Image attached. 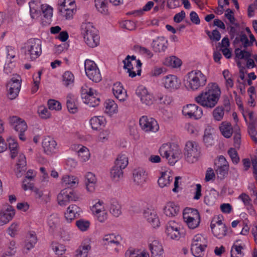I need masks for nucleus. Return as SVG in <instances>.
<instances>
[{
	"label": "nucleus",
	"mask_w": 257,
	"mask_h": 257,
	"mask_svg": "<svg viewBox=\"0 0 257 257\" xmlns=\"http://www.w3.org/2000/svg\"><path fill=\"white\" fill-rule=\"evenodd\" d=\"M184 154L186 160L189 163H193L200 156V148L196 142L189 141L186 143Z\"/></svg>",
	"instance_id": "nucleus-6"
},
{
	"label": "nucleus",
	"mask_w": 257,
	"mask_h": 257,
	"mask_svg": "<svg viewBox=\"0 0 257 257\" xmlns=\"http://www.w3.org/2000/svg\"><path fill=\"white\" fill-rule=\"evenodd\" d=\"M217 194V191L214 189H211L208 193L205 195L204 198V203L208 206L214 205L216 201Z\"/></svg>",
	"instance_id": "nucleus-39"
},
{
	"label": "nucleus",
	"mask_w": 257,
	"mask_h": 257,
	"mask_svg": "<svg viewBox=\"0 0 257 257\" xmlns=\"http://www.w3.org/2000/svg\"><path fill=\"white\" fill-rule=\"evenodd\" d=\"M203 141L206 147L213 146L215 144L213 130L210 128L205 129L203 137Z\"/></svg>",
	"instance_id": "nucleus-34"
},
{
	"label": "nucleus",
	"mask_w": 257,
	"mask_h": 257,
	"mask_svg": "<svg viewBox=\"0 0 257 257\" xmlns=\"http://www.w3.org/2000/svg\"><path fill=\"white\" fill-rule=\"evenodd\" d=\"M210 227L213 235L218 238H221L226 234L227 228L225 224L216 225L212 221Z\"/></svg>",
	"instance_id": "nucleus-27"
},
{
	"label": "nucleus",
	"mask_w": 257,
	"mask_h": 257,
	"mask_svg": "<svg viewBox=\"0 0 257 257\" xmlns=\"http://www.w3.org/2000/svg\"><path fill=\"white\" fill-rule=\"evenodd\" d=\"M78 155L82 162H86L88 160L90 157L89 150L84 146H82L78 151Z\"/></svg>",
	"instance_id": "nucleus-57"
},
{
	"label": "nucleus",
	"mask_w": 257,
	"mask_h": 257,
	"mask_svg": "<svg viewBox=\"0 0 257 257\" xmlns=\"http://www.w3.org/2000/svg\"><path fill=\"white\" fill-rule=\"evenodd\" d=\"M207 246L191 245V251L192 254L195 257H202L204 254L205 248Z\"/></svg>",
	"instance_id": "nucleus-59"
},
{
	"label": "nucleus",
	"mask_w": 257,
	"mask_h": 257,
	"mask_svg": "<svg viewBox=\"0 0 257 257\" xmlns=\"http://www.w3.org/2000/svg\"><path fill=\"white\" fill-rule=\"evenodd\" d=\"M122 169L114 165L110 170V176L115 182L119 181L123 178Z\"/></svg>",
	"instance_id": "nucleus-47"
},
{
	"label": "nucleus",
	"mask_w": 257,
	"mask_h": 257,
	"mask_svg": "<svg viewBox=\"0 0 257 257\" xmlns=\"http://www.w3.org/2000/svg\"><path fill=\"white\" fill-rule=\"evenodd\" d=\"M112 92L115 97L120 101H124L127 97L126 91L119 82L113 84Z\"/></svg>",
	"instance_id": "nucleus-25"
},
{
	"label": "nucleus",
	"mask_w": 257,
	"mask_h": 257,
	"mask_svg": "<svg viewBox=\"0 0 257 257\" xmlns=\"http://www.w3.org/2000/svg\"><path fill=\"white\" fill-rule=\"evenodd\" d=\"M164 213L167 216L172 217L176 215L179 211V207L174 202H168L164 208Z\"/></svg>",
	"instance_id": "nucleus-36"
},
{
	"label": "nucleus",
	"mask_w": 257,
	"mask_h": 257,
	"mask_svg": "<svg viewBox=\"0 0 257 257\" xmlns=\"http://www.w3.org/2000/svg\"><path fill=\"white\" fill-rule=\"evenodd\" d=\"M66 105L68 111L71 113H75L78 111L77 106L75 102L74 95L68 94L67 96Z\"/></svg>",
	"instance_id": "nucleus-42"
},
{
	"label": "nucleus",
	"mask_w": 257,
	"mask_h": 257,
	"mask_svg": "<svg viewBox=\"0 0 257 257\" xmlns=\"http://www.w3.org/2000/svg\"><path fill=\"white\" fill-rule=\"evenodd\" d=\"M102 201H98L91 208L93 214L100 222H103L107 218V213L102 206Z\"/></svg>",
	"instance_id": "nucleus-17"
},
{
	"label": "nucleus",
	"mask_w": 257,
	"mask_h": 257,
	"mask_svg": "<svg viewBox=\"0 0 257 257\" xmlns=\"http://www.w3.org/2000/svg\"><path fill=\"white\" fill-rule=\"evenodd\" d=\"M81 209L76 205H70L65 212V217L67 222L70 223L75 218L78 217Z\"/></svg>",
	"instance_id": "nucleus-21"
},
{
	"label": "nucleus",
	"mask_w": 257,
	"mask_h": 257,
	"mask_svg": "<svg viewBox=\"0 0 257 257\" xmlns=\"http://www.w3.org/2000/svg\"><path fill=\"white\" fill-rule=\"evenodd\" d=\"M62 180L63 184L67 187H75L78 183V179L73 176L64 175Z\"/></svg>",
	"instance_id": "nucleus-45"
},
{
	"label": "nucleus",
	"mask_w": 257,
	"mask_h": 257,
	"mask_svg": "<svg viewBox=\"0 0 257 257\" xmlns=\"http://www.w3.org/2000/svg\"><path fill=\"white\" fill-rule=\"evenodd\" d=\"M219 130L222 135L226 138H229L233 133V128L229 122H222L219 126Z\"/></svg>",
	"instance_id": "nucleus-38"
},
{
	"label": "nucleus",
	"mask_w": 257,
	"mask_h": 257,
	"mask_svg": "<svg viewBox=\"0 0 257 257\" xmlns=\"http://www.w3.org/2000/svg\"><path fill=\"white\" fill-rule=\"evenodd\" d=\"M229 34L231 39H234V45L238 44L241 42V31L238 25L235 24V27H230Z\"/></svg>",
	"instance_id": "nucleus-33"
},
{
	"label": "nucleus",
	"mask_w": 257,
	"mask_h": 257,
	"mask_svg": "<svg viewBox=\"0 0 257 257\" xmlns=\"http://www.w3.org/2000/svg\"><path fill=\"white\" fill-rule=\"evenodd\" d=\"M26 170V159L25 156L23 154H20L19 156L18 162L17 163V168L16 175L18 177H21L22 175Z\"/></svg>",
	"instance_id": "nucleus-32"
},
{
	"label": "nucleus",
	"mask_w": 257,
	"mask_h": 257,
	"mask_svg": "<svg viewBox=\"0 0 257 257\" xmlns=\"http://www.w3.org/2000/svg\"><path fill=\"white\" fill-rule=\"evenodd\" d=\"M121 237L119 235H115L114 233L105 235L102 239L104 245L113 244L116 246L120 244Z\"/></svg>",
	"instance_id": "nucleus-30"
},
{
	"label": "nucleus",
	"mask_w": 257,
	"mask_h": 257,
	"mask_svg": "<svg viewBox=\"0 0 257 257\" xmlns=\"http://www.w3.org/2000/svg\"><path fill=\"white\" fill-rule=\"evenodd\" d=\"M42 14L43 15L44 18L47 20L46 22H49L51 21V19L52 17L53 9L50 6L47 5H43L42 8L41 14Z\"/></svg>",
	"instance_id": "nucleus-54"
},
{
	"label": "nucleus",
	"mask_w": 257,
	"mask_h": 257,
	"mask_svg": "<svg viewBox=\"0 0 257 257\" xmlns=\"http://www.w3.org/2000/svg\"><path fill=\"white\" fill-rule=\"evenodd\" d=\"M15 214V210L12 206L8 205L0 211V225L8 223Z\"/></svg>",
	"instance_id": "nucleus-14"
},
{
	"label": "nucleus",
	"mask_w": 257,
	"mask_h": 257,
	"mask_svg": "<svg viewBox=\"0 0 257 257\" xmlns=\"http://www.w3.org/2000/svg\"><path fill=\"white\" fill-rule=\"evenodd\" d=\"M185 85L188 89L196 90L206 84V76L198 70H192L186 75Z\"/></svg>",
	"instance_id": "nucleus-3"
},
{
	"label": "nucleus",
	"mask_w": 257,
	"mask_h": 257,
	"mask_svg": "<svg viewBox=\"0 0 257 257\" xmlns=\"http://www.w3.org/2000/svg\"><path fill=\"white\" fill-rule=\"evenodd\" d=\"M253 115L252 112L249 113V118L251 122L249 123L248 125V133L252 140L257 145V132L255 131V126L252 121Z\"/></svg>",
	"instance_id": "nucleus-48"
},
{
	"label": "nucleus",
	"mask_w": 257,
	"mask_h": 257,
	"mask_svg": "<svg viewBox=\"0 0 257 257\" xmlns=\"http://www.w3.org/2000/svg\"><path fill=\"white\" fill-rule=\"evenodd\" d=\"M42 146L45 153L47 155H51L55 152L57 143L53 139L48 137L43 140Z\"/></svg>",
	"instance_id": "nucleus-26"
},
{
	"label": "nucleus",
	"mask_w": 257,
	"mask_h": 257,
	"mask_svg": "<svg viewBox=\"0 0 257 257\" xmlns=\"http://www.w3.org/2000/svg\"><path fill=\"white\" fill-rule=\"evenodd\" d=\"M163 83L165 88L174 91L179 88L181 82L175 75H169L164 77Z\"/></svg>",
	"instance_id": "nucleus-15"
},
{
	"label": "nucleus",
	"mask_w": 257,
	"mask_h": 257,
	"mask_svg": "<svg viewBox=\"0 0 257 257\" xmlns=\"http://www.w3.org/2000/svg\"><path fill=\"white\" fill-rule=\"evenodd\" d=\"M83 102L90 107H95L99 104L100 99L96 92H92L89 96L83 99Z\"/></svg>",
	"instance_id": "nucleus-41"
},
{
	"label": "nucleus",
	"mask_w": 257,
	"mask_h": 257,
	"mask_svg": "<svg viewBox=\"0 0 257 257\" xmlns=\"http://www.w3.org/2000/svg\"><path fill=\"white\" fill-rule=\"evenodd\" d=\"M74 77L73 74L70 71H66L63 75V84L68 86L74 82Z\"/></svg>",
	"instance_id": "nucleus-58"
},
{
	"label": "nucleus",
	"mask_w": 257,
	"mask_h": 257,
	"mask_svg": "<svg viewBox=\"0 0 257 257\" xmlns=\"http://www.w3.org/2000/svg\"><path fill=\"white\" fill-rule=\"evenodd\" d=\"M182 113L184 115L189 118H194L197 119L201 118L202 116L203 111L201 108L197 105L189 104L183 107Z\"/></svg>",
	"instance_id": "nucleus-11"
},
{
	"label": "nucleus",
	"mask_w": 257,
	"mask_h": 257,
	"mask_svg": "<svg viewBox=\"0 0 257 257\" xmlns=\"http://www.w3.org/2000/svg\"><path fill=\"white\" fill-rule=\"evenodd\" d=\"M96 182V178L95 175L91 173L88 172L85 175V185L88 191L92 192L94 190Z\"/></svg>",
	"instance_id": "nucleus-31"
},
{
	"label": "nucleus",
	"mask_w": 257,
	"mask_h": 257,
	"mask_svg": "<svg viewBox=\"0 0 257 257\" xmlns=\"http://www.w3.org/2000/svg\"><path fill=\"white\" fill-rule=\"evenodd\" d=\"M143 216L154 228L159 226V219L155 210L150 208L145 209L143 211Z\"/></svg>",
	"instance_id": "nucleus-16"
},
{
	"label": "nucleus",
	"mask_w": 257,
	"mask_h": 257,
	"mask_svg": "<svg viewBox=\"0 0 257 257\" xmlns=\"http://www.w3.org/2000/svg\"><path fill=\"white\" fill-rule=\"evenodd\" d=\"M230 110V105L229 100L225 101L224 106H218L213 111L212 114L215 120H221L224 116V112H229Z\"/></svg>",
	"instance_id": "nucleus-20"
},
{
	"label": "nucleus",
	"mask_w": 257,
	"mask_h": 257,
	"mask_svg": "<svg viewBox=\"0 0 257 257\" xmlns=\"http://www.w3.org/2000/svg\"><path fill=\"white\" fill-rule=\"evenodd\" d=\"M84 68L86 75L90 80L95 83L101 80L100 70L94 61L86 59L84 62Z\"/></svg>",
	"instance_id": "nucleus-8"
},
{
	"label": "nucleus",
	"mask_w": 257,
	"mask_h": 257,
	"mask_svg": "<svg viewBox=\"0 0 257 257\" xmlns=\"http://www.w3.org/2000/svg\"><path fill=\"white\" fill-rule=\"evenodd\" d=\"M216 167V172L217 177L221 180L224 179L228 173L229 167Z\"/></svg>",
	"instance_id": "nucleus-63"
},
{
	"label": "nucleus",
	"mask_w": 257,
	"mask_h": 257,
	"mask_svg": "<svg viewBox=\"0 0 257 257\" xmlns=\"http://www.w3.org/2000/svg\"><path fill=\"white\" fill-rule=\"evenodd\" d=\"M160 155L166 158L170 165H174L181 157V150L178 145L174 143L163 144L159 149Z\"/></svg>",
	"instance_id": "nucleus-2"
},
{
	"label": "nucleus",
	"mask_w": 257,
	"mask_h": 257,
	"mask_svg": "<svg viewBox=\"0 0 257 257\" xmlns=\"http://www.w3.org/2000/svg\"><path fill=\"white\" fill-rule=\"evenodd\" d=\"M7 88L16 90V92L20 91L21 87V80L19 75L12 77L7 84Z\"/></svg>",
	"instance_id": "nucleus-40"
},
{
	"label": "nucleus",
	"mask_w": 257,
	"mask_h": 257,
	"mask_svg": "<svg viewBox=\"0 0 257 257\" xmlns=\"http://www.w3.org/2000/svg\"><path fill=\"white\" fill-rule=\"evenodd\" d=\"M76 225L81 231H85L89 227L90 222L88 220L81 219L76 221Z\"/></svg>",
	"instance_id": "nucleus-62"
},
{
	"label": "nucleus",
	"mask_w": 257,
	"mask_h": 257,
	"mask_svg": "<svg viewBox=\"0 0 257 257\" xmlns=\"http://www.w3.org/2000/svg\"><path fill=\"white\" fill-rule=\"evenodd\" d=\"M239 240H236L232 245L230 250V257H240L241 243Z\"/></svg>",
	"instance_id": "nucleus-53"
},
{
	"label": "nucleus",
	"mask_w": 257,
	"mask_h": 257,
	"mask_svg": "<svg viewBox=\"0 0 257 257\" xmlns=\"http://www.w3.org/2000/svg\"><path fill=\"white\" fill-rule=\"evenodd\" d=\"M128 158L125 154H120L115 160L114 165L124 169L128 165Z\"/></svg>",
	"instance_id": "nucleus-49"
},
{
	"label": "nucleus",
	"mask_w": 257,
	"mask_h": 257,
	"mask_svg": "<svg viewBox=\"0 0 257 257\" xmlns=\"http://www.w3.org/2000/svg\"><path fill=\"white\" fill-rule=\"evenodd\" d=\"M38 113L39 116L43 119L49 118L51 113L47 108L44 106H40L38 108Z\"/></svg>",
	"instance_id": "nucleus-64"
},
{
	"label": "nucleus",
	"mask_w": 257,
	"mask_h": 257,
	"mask_svg": "<svg viewBox=\"0 0 257 257\" xmlns=\"http://www.w3.org/2000/svg\"><path fill=\"white\" fill-rule=\"evenodd\" d=\"M136 94L140 97L142 102L147 105L152 104L155 100L153 94L149 92L147 88L143 85L137 87Z\"/></svg>",
	"instance_id": "nucleus-13"
},
{
	"label": "nucleus",
	"mask_w": 257,
	"mask_h": 257,
	"mask_svg": "<svg viewBox=\"0 0 257 257\" xmlns=\"http://www.w3.org/2000/svg\"><path fill=\"white\" fill-rule=\"evenodd\" d=\"M90 240L86 239L76 250L75 257H87L89 250L91 249Z\"/></svg>",
	"instance_id": "nucleus-29"
},
{
	"label": "nucleus",
	"mask_w": 257,
	"mask_h": 257,
	"mask_svg": "<svg viewBox=\"0 0 257 257\" xmlns=\"http://www.w3.org/2000/svg\"><path fill=\"white\" fill-rule=\"evenodd\" d=\"M183 217L190 229H195L197 227L200 222V216L197 209L186 208L184 210Z\"/></svg>",
	"instance_id": "nucleus-7"
},
{
	"label": "nucleus",
	"mask_w": 257,
	"mask_h": 257,
	"mask_svg": "<svg viewBox=\"0 0 257 257\" xmlns=\"http://www.w3.org/2000/svg\"><path fill=\"white\" fill-rule=\"evenodd\" d=\"M81 33L86 44L90 47H96L99 43V36L97 30L94 27L92 23H83L81 27Z\"/></svg>",
	"instance_id": "nucleus-4"
},
{
	"label": "nucleus",
	"mask_w": 257,
	"mask_h": 257,
	"mask_svg": "<svg viewBox=\"0 0 257 257\" xmlns=\"http://www.w3.org/2000/svg\"><path fill=\"white\" fill-rule=\"evenodd\" d=\"M152 46L155 52H163L168 48V41L164 37H158L157 39L153 40Z\"/></svg>",
	"instance_id": "nucleus-24"
},
{
	"label": "nucleus",
	"mask_w": 257,
	"mask_h": 257,
	"mask_svg": "<svg viewBox=\"0 0 257 257\" xmlns=\"http://www.w3.org/2000/svg\"><path fill=\"white\" fill-rule=\"evenodd\" d=\"M164 64L168 66L177 68L181 66L182 62L180 59L172 56L167 58L164 61Z\"/></svg>",
	"instance_id": "nucleus-50"
},
{
	"label": "nucleus",
	"mask_w": 257,
	"mask_h": 257,
	"mask_svg": "<svg viewBox=\"0 0 257 257\" xmlns=\"http://www.w3.org/2000/svg\"><path fill=\"white\" fill-rule=\"evenodd\" d=\"M180 229V224L174 220H170L166 225V232L171 239L178 240L181 237Z\"/></svg>",
	"instance_id": "nucleus-12"
},
{
	"label": "nucleus",
	"mask_w": 257,
	"mask_h": 257,
	"mask_svg": "<svg viewBox=\"0 0 257 257\" xmlns=\"http://www.w3.org/2000/svg\"><path fill=\"white\" fill-rule=\"evenodd\" d=\"M25 58L28 60L35 61L42 54V42L37 38L30 39L23 48Z\"/></svg>",
	"instance_id": "nucleus-5"
},
{
	"label": "nucleus",
	"mask_w": 257,
	"mask_h": 257,
	"mask_svg": "<svg viewBox=\"0 0 257 257\" xmlns=\"http://www.w3.org/2000/svg\"><path fill=\"white\" fill-rule=\"evenodd\" d=\"M149 249L151 250L152 257H163L164 250L161 243L154 239L149 241Z\"/></svg>",
	"instance_id": "nucleus-23"
},
{
	"label": "nucleus",
	"mask_w": 257,
	"mask_h": 257,
	"mask_svg": "<svg viewBox=\"0 0 257 257\" xmlns=\"http://www.w3.org/2000/svg\"><path fill=\"white\" fill-rule=\"evenodd\" d=\"M207 246V240L201 234H197L192 239L191 245Z\"/></svg>",
	"instance_id": "nucleus-55"
},
{
	"label": "nucleus",
	"mask_w": 257,
	"mask_h": 257,
	"mask_svg": "<svg viewBox=\"0 0 257 257\" xmlns=\"http://www.w3.org/2000/svg\"><path fill=\"white\" fill-rule=\"evenodd\" d=\"M9 123L15 131L19 133L20 140L25 141V132L28 128L25 121L17 116H12L9 118Z\"/></svg>",
	"instance_id": "nucleus-9"
},
{
	"label": "nucleus",
	"mask_w": 257,
	"mask_h": 257,
	"mask_svg": "<svg viewBox=\"0 0 257 257\" xmlns=\"http://www.w3.org/2000/svg\"><path fill=\"white\" fill-rule=\"evenodd\" d=\"M125 257H149L148 253L142 252L140 253L135 249L130 248L125 253Z\"/></svg>",
	"instance_id": "nucleus-56"
},
{
	"label": "nucleus",
	"mask_w": 257,
	"mask_h": 257,
	"mask_svg": "<svg viewBox=\"0 0 257 257\" xmlns=\"http://www.w3.org/2000/svg\"><path fill=\"white\" fill-rule=\"evenodd\" d=\"M9 143V147L11 152V157L12 159H14L18 155V144L16 140L10 138L7 140Z\"/></svg>",
	"instance_id": "nucleus-44"
},
{
	"label": "nucleus",
	"mask_w": 257,
	"mask_h": 257,
	"mask_svg": "<svg viewBox=\"0 0 257 257\" xmlns=\"http://www.w3.org/2000/svg\"><path fill=\"white\" fill-rule=\"evenodd\" d=\"M105 112L111 116L117 112V105L112 99L106 100L104 103Z\"/></svg>",
	"instance_id": "nucleus-35"
},
{
	"label": "nucleus",
	"mask_w": 257,
	"mask_h": 257,
	"mask_svg": "<svg viewBox=\"0 0 257 257\" xmlns=\"http://www.w3.org/2000/svg\"><path fill=\"white\" fill-rule=\"evenodd\" d=\"M37 241V238L35 232L34 231L29 232L26 236L23 248V252L24 253H27L31 249L34 248Z\"/></svg>",
	"instance_id": "nucleus-19"
},
{
	"label": "nucleus",
	"mask_w": 257,
	"mask_h": 257,
	"mask_svg": "<svg viewBox=\"0 0 257 257\" xmlns=\"http://www.w3.org/2000/svg\"><path fill=\"white\" fill-rule=\"evenodd\" d=\"M107 205L110 213L114 216L118 217L121 214V206L117 199L115 198L110 199Z\"/></svg>",
	"instance_id": "nucleus-28"
},
{
	"label": "nucleus",
	"mask_w": 257,
	"mask_h": 257,
	"mask_svg": "<svg viewBox=\"0 0 257 257\" xmlns=\"http://www.w3.org/2000/svg\"><path fill=\"white\" fill-rule=\"evenodd\" d=\"M105 119L103 116H94L90 120V123L93 130H97L102 125H104Z\"/></svg>",
	"instance_id": "nucleus-46"
},
{
	"label": "nucleus",
	"mask_w": 257,
	"mask_h": 257,
	"mask_svg": "<svg viewBox=\"0 0 257 257\" xmlns=\"http://www.w3.org/2000/svg\"><path fill=\"white\" fill-rule=\"evenodd\" d=\"M30 16L32 19H36L41 15L43 6L39 0H32L29 3Z\"/></svg>",
	"instance_id": "nucleus-22"
},
{
	"label": "nucleus",
	"mask_w": 257,
	"mask_h": 257,
	"mask_svg": "<svg viewBox=\"0 0 257 257\" xmlns=\"http://www.w3.org/2000/svg\"><path fill=\"white\" fill-rule=\"evenodd\" d=\"M242 202L243 203L246 209L250 215H253L255 214V211L253 209L251 200L248 195L242 193Z\"/></svg>",
	"instance_id": "nucleus-43"
},
{
	"label": "nucleus",
	"mask_w": 257,
	"mask_h": 257,
	"mask_svg": "<svg viewBox=\"0 0 257 257\" xmlns=\"http://www.w3.org/2000/svg\"><path fill=\"white\" fill-rule=\"evenodd\" d=\"M59 11L61 13L62 16L65 18L66 19L69 20L73 18L74 14L73 8H61Z\"/></svg>",
	"instance_id": "nucleus-61"
},
{
	"label": "nucleus",
	"mask_w": 257,
	"mask_h": 257,
	"mask_svg": "<svg viewBox=\"0 0 257 257\" xmlns=\"http://www.w3.org/2000/svg\"><path fill=\"white\" fill-rule=\"evenodd\" d=\"M95 6L99 13L107 14L108 9L106 0H95Z\"/></svg>",
	"instance_id": "nucleus-52"
},
{
	"label": "nucleus",
	"mask_w": 257,
	"mask_h": 257,
	"mask_svg": "<svg viewBox=\"0 0 257 257\" xmlns=\"http://www.w3.org/2000/svg\"><path fill=\"white\" fill-rule=\"evenodd\" d=\"M51 246L53 250L57 254L62 255L66 250L65 246L64 245L56 242H52Z\"/></svg>",
	"instance_id": "nucleus-60"
},
{
	"label": "nucleus",
	"mask_w": 257,
	"mask_h": 257,
	"mask_svg": "<svg viewBox=\"0 0 257 257\" xmlns=\"http://www.w3.org/2000/svg\"><path fill=\"white\" fill-rule=\"evenodd\" d=\"M58 203L60 206H66L70 202V199L68 193L65 190H62L58 195Z\"/></svg>",
	"instance_id": "nucleus-51"
},
{
	"label": "nucleus",
	"mask_w": 257,
	"mask_h": 257,
	"mask_svg": "<svg viewBox=\"0 0 257 257\" xmlns=\"http://www.w3.org/2000/svg\"><path fill=\"white\" fill-rule=\"evenodd\" d=\"M139 122L141 128L146 132H156L159 129L157 121L152 117L143 116L140 118Z\"/></svg>",
	"instance_id": "nucleus-10"
},
{
	"label": "nucleus",
	"mask_w": 257,
	"mask_h": 257,
	"mask_svg": "<svg viewBox=\"0 0 257 257\" xmlns=\"http://www.w3.org/2000/svg\"><path fill=\"white\" fill-rule=\"evenodd\" d=\"M133 180L138 185H142L146 182L148 173L142 168H138L133 170Z\"/></svg>",
	"instance_id": "nucleus-18"
},
{
	"label": "nucleus",
	"mask_w": 257,
	"mask_h": 257,
	"mask_svg": "<svg viewBox=\"0 0 257 257\" xmlns=\"http://www.w3.org/2000/svg\"><path fill=\"white\" fill-rule=\"evenodd\" d=\"M173 180V177L171 175L170 172H162L161 176L159 177L158 183L159 185L163 188L167 186Z\"/></svg>",
	"instance_id": "nucleus-37"
},
{
	"label": "nucleus",
	"mask_w": 257,
	"mask_h": 257,
	"mask_svg": "<svg viewBox=\"0 0 257 257\" xmlns=\"http://www.w3.org/2000/svg\"><path fill=\"white\" fill-rule=\"evenodd\" d=\"M220 93L216 83L209 84L205 91L195 97V101L204 107L212 108L217 103Z\"/></svg>",
	"instance_id": "nucleus-1"
}]
</instances>
